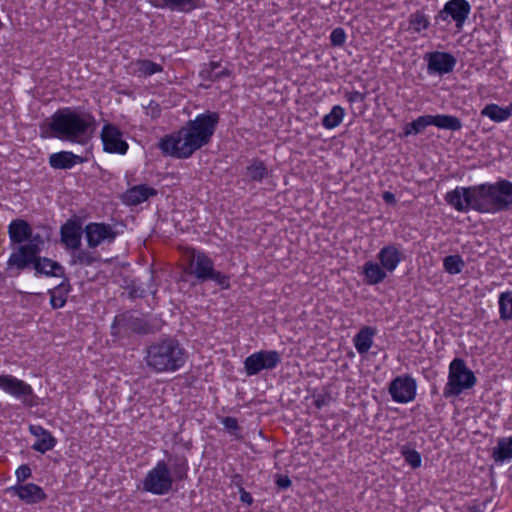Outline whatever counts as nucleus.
Masks as SVG:
<instances>
[{
	"label": "nucleus",
	"instance_id": "nucleus-18",
	"mask_svg": "<svg viewBox=\"0 0 512 512\" xmlns=\"http://www.w3.org/2000/svg\"><path fill=\"white\" fill-rule=\"evenodd\" d=\"M29 432L37 438L32 445V449L36 452L45 454L57 445V439L41 425H30Z\"/></svg>",
	"mask_w": 512,
	"mask_h": 512
},
{
	"label": "nucleus",
	"instance_id": "nucleus-32",
	"mask_svg": "<svg viewBox=\"0 0 512 512\" xmlns=\"http://www.w3.org/2000/svg\"><path fill=\"white\" fill-rule=\"evenodd\" d=\"M268 174V169L265 163L260 159L252 160V162L246 167V175L249 180L254 182H262L268 177Z\"/></svg>",
	"mask_w": 512,
	"mask_h": 512
},
{
	"label": "nucleus",
	"instance_id": "nucleus-49",
	"mask_svg": "<svg viewBox=\"0 0 512 512\" xmlns=\"http://www.w3.org/2000/svg\"><path fill=\"white\" fill-rule=\"evenodd\" d=\"M240 499L242 502L247 503L248 505H250L253 502V498H252L251 494L244 490L241 491Z\"/></svg>",
	"mask_w": 512,
	"mask_h": 512
},
{
	"label": "nucleus",
	"instance_id": "nucleus-10",
	"mask_svg": "<svg viewBox=\"0 0 512 512\" xmlns=\"http://www.w3.org/2000/svg\"><path fill=\"white\" fill-rule=\"evenodd\" d=\"M388 393L395 403H410L416 398L417 382L409 374L396 376L389 383Z\"/></svg>",
	"mask_w": 512,
	"mask_h": 512
},
{
	"label": "nucleus",
	"instance_id": "nucleus-19",
	"mask_svg": "<svg viewBox=\"0 0 512 512\" xmlns=\"http://www.w3.org/2000/svg\"><path fill=\"white\" fill-rule=\"evenodd\" d=\"M403 254L395 244L383 246L378 254L379 264L388 272L393 273L403 261Z\"/></svg>",
	"mask_w": 512,
	"mask_h": 512
},
{
	"label": "nucleus",
	"instance_id": "nucleus-50",
	"mask_svg": "<svg viewBox=\"0 0 512 512\" xmlns=\"http://www.w3.org/2000/svg\"><path fill=\"white\" fill-rule=\"evenodd\" d=\"M505 108L509 111V115L511 116L512 115V101Z\"/></svg>",
	"mask_w": 512,
	"mask_h": 512
},
{
	"label": "nucleus",
	"instance_id": "nucleus-15",
	"mask_svg": "<svg viewBox=\"0 0 512 512\" xmlns=\"http://www.w3.org/2000/svg\"><path fill=\"white\" fill-rule=\"evenodd\" d=\"M84 230L81 223L75 219H69L60 228L61 243L69 250H78Z\"/></svg>",
	"mask_w": 512,
	"mask_h": 512
},
{
	"label": "nucleus",
	"instance_id": "nucleus-35",
	"mask_svg": "<svg viewBox=\"0 0 512 512\" xmlns=\"http://www.w3.org/2000/svg\"><path fill=\"white\" fill-rule=\"evenodd\" d=\"M68 292L69 290L64 283L57 285L53 289H49L48 293L50 295L51 307L53 309L64 307L67 302Z\"/></svg>",
	"mask_w": 512,
	"mask_h": 512
},
{
	"label": "nucleus",
	"instance_id": "nucleus-1",
	"mask_svg": "<svg viewBox=\"0 0 512 512\" xmlns=\"http://www.w3.org/2000/svg\"><path fill=\"white\" fill-rule=\"evenodd\" d=\"M444 199L457 212L497 214L512 211V181L504 178L472 186H456Z\"/></svg>",
	"mask_w": 512,
	"mask_h": 512
},
{
	"label": "nucleus",
	"instance_id": "nucleus-38",
	"mask_svg": "<svg viewBox=\"0 0 512 512\" xmlns=\"http://www.w3.org/2000/svg\"><path fill=\"white\" fill-rule=\"evenodd\" d=\"M400 453L404 458V461L412 468L417 469L422 465V457L421 454L414 448L409 447L408 445H404Z\"/></svg>",
	"mask_w": 512,
	"mask_h": 512
},
{
	"label": "nucleus",
	"instance_id": "nucleus-17",
	"mask_svg": "<svg viewBox=\"0 0 512 512\" xmlns=\"http://www.w3.org/2000/svg\"><path fill=\"white\" fill-rule=\"evenodd\" d=\"M214 268V262L204 251H197L190 262L189 274L195 276L199 281H208V276Z\"/></svg>",
	"mask_w": 512,
	"mask_h": 512
},
{
	"label": "nucleus",
	"instance_id": "nucleus-8",
	"mask_svg": "<svg viewBox=\"0 0 512 512\" xmlns=\"http://www.w3.org/2000/svg\"><path fill=\"white\" fill-rule=\"evenodd\" d=\"M281 363V354L277 350L256 351L244 360V370L247 376H255L262 370H273Z\"/></svg>",
	"mask_w": 512,
	"mask_h": 512
},
{
	"label": "nucleus",
	"instance_id": "nucleus-26",
	"mask_svg": "<svg viewBox=\"0 0 512 512\" xmlns=\"http://www.w3.org/2000/svg\"><path fill=\"white\" fill-rule=\"evenodd\" d=\"M37 273L48 277H62L64 275L63 266L50 258L39 257L34 265Z\"/></svg>",
	"mask_w": 512,
	"mask_h": 512
},
{
	"label": "nucleus",
	"instance_id": "nucleus-47",
	"mask_svg": "<svg viewBox=\"0 0 512 512\" xmlns=\"http://www.w3.org/2000/svg\"><path fill=\"white\" fill-rule=\"evenodd\" d=\"M275 483L280 489H288L292 485V481L288 475H277Z\"/></svg>",
	"mask_w": 512,
	"mask_h": 512
},
{
	"label": "nucleus",
	"instance_id": "nucleus-23",
	"mask_svg": "<svg viewBox=\"0 0 512 512\" xmlns=\"http://www.w3.org/2000/svg\"><path fill=\"white\" fill-rule=\"evenodd\" d=\"M156 194L157 191L155 188L145 184H140L129 188L124 193L123 200L128 205H139Z\"/></svg>",
	"mask_w": 512,
	"mask_h": 512
},
{
	"label": "nucleus",
	"instance_id": "nucleus-25",
	"mask_svg": "<svg viewBox=\"0 0 512 512\" xmlns=\"http://www.w3.org/2000/svg\"><path fill=\"white\" fill-rule=\"evenodd\" d=\"M387 273L388 272L379 263L367 261L363 265L362 274L368 285L382 283L387 277Z\"/></svg>",
	"mask_w": 512,
	"mask_h": 512
},
{
	"label": "nucleus",
	"instance_id": "nucleus-42",
	"mask_svg": "<svg viewBox=\"0 0 512 512\" xmlns=\"http://www.w3.org/2000/svg\"><path fill=\"white\" fill-rule=\"evenodd\" d=\"M329 38L332 46L341 47L346 42L347 35L342 27H337L331 31Z\"/></svg>",
	"mask_w": 512,
	"mask_h": 512
},
{
	"label": "nucleus",
	"instance_id": "nucleus-45",
	"mask_svg": "<svg viewBox=\"0 0 512 512\" xmlns=\"http://www.w3.org/2000/svg\"><path fill=\"white\" fill-rule=\"evenodd\" d=\"M221 64L218 61H211L209 63V70L208 73L210 74L209 78H220L223 75H227V70H222L221 72H216L218 68H220Z\"/></svg>",
	"mask_w": 512,
	"mask_h": 512
},
{
	"label": "nucleus",
	"instance_id": "nucleus-31",
	"mask_svg": "<svg viewBox=\"0 0 512 512\" xmlns=\"http://www.w3.org/2000/svg\"><path fill=\"white\" fill-rule=\"evenodd\" d=\"M345 117V110L340 105H334L331 111L322 118V126L327 130L338 127Z\"/></svg>",
	"mask_w": 512,
	"mask_h": 512
},
{
	"label": "nucleus",
	"instance_id": "nucleus-20",
	"mask_svg": "<svg viewBox=\"0 0 512 512\" xmlns=\"http://www.w3.org/2000/svg\"><path fill=\"white\" fill-rule=\"evenodd\" d=\"M163 66L149 59L138 58L130 62L129 74L137 78H148L154 74L163 72Z\"/></svg>",
	"mask_w": 512,
	"mask_h": 512
},
{
	"label": "nucleus",
	"instance_id": "nucleus-44",
	"mask_svg": "<svg viewBox=\"0 0 512 512\" xmlns=\"http://www.w3.org/2000/svg\"><path fill=\"white\" fill-rule=\"evenodd\" d=\"M95 257L87 250H79L76 255V262L84 266H90L95 262Z\"/></svg>",
	"mask_w": 512,
	"mask_h": 512
},
{
	"label": "nucleus",
	"instance_id": "nucleus-30",
	"mask_svg": "<svg viewBox=\"0 0 512 512\" xmlns=\"http://www.w3.org/2000/svg\"><path fill=\"white\" fill-rule=\"evenodd\" d=\"M481 115L488 117L491 121L495 123L505 122L511 117L509 115V111L505 107H501L495 103L487 104L481 110Z\"/></svg>",
	"mask_w": 512,
	"mask_h": 512
},
{
	"label": "nucleus",
	"instance_id": "nucleus-9",
	"mask_svg": "<svg viewBox=\"0 0 512 512\" xmlns=\"http://www.w3.org/2000/svg\"><path fill=\"white\" fill-rule=\"evenodd\" d=\"M468 0H448L435 16L437 22H454L456 28L462 29L471 13Z\"/></svg>",
	"mask_w": 512,
	"mask_h": 512
},
{
	"label": "nucleus",
	"instance_id": "nucleus-6",
	"mask_svg": "<svg viewBox=\"0 0 512 512\" xmlns=\"http://www.w3.org/2000/svg\"><path fill=\"white\" fill-rule=\"evenodd\" d=\"M172 487L173 478L168 464L164 460H158L143 479V490L153 495L162 496L169 493Z\"/></svg>",
	"mask_w": 512,
	"mask_h": 512
},
{
	"label": "nucleus",
	"instance_id": "nucleus-13",
	"mask_svg": "<svg viewBox=\"0 0 512 512\" xmlns=\"http://www.w3.org/2000/svg\"><path fill=\"white\" fill-rule=\"evenodd\" d=\"M84 234L89 248H96L103 243H113L117 233L110 224L90 222L84 228Z\"/></svg>",
	"mask_w": 512,
	"mask_h": 512
},
{
	"label": "nucleus",
	"instance_id": "nucleus-40",
	"mask_svg": "<svg viewBox=\"0 0 512 512\" xmlns=\"http://www.w3.org/2000/svg\"><path fill=\"white\" fill-rule=\"evenodd\" d=\"M208 280L213 281L223 290L230 288V277L221 271L215 270V268H213L212 272L208 276Z\"/></svg>",
	"mask_w": 512,
	"mask_h": 512
},
{
	"label": "nucleus",
	"instance_id": "nucleus-33",
	"mask_svg": "<svg viewBox=\"0 0 512 512\" xmlns=\"http://www.w3.org/2000/svg\"><path fill=\"white\" fill-rule=\"evenodd\" d=\"M408 22L411 31L421 33L429 28L430 17L423 10H417L410 14Z\"/></svg>",
	"mask_w": 512,
	"mask_h": 512
},
{
	"label": "nucleus",
	"instance_id": "nucleus-48",
	"mask_svg": "<svg viewBox=\"0 0 512 512\" xmlns=\"http://www.w3.org/2000/svg\"><path fill=\"white\" fill-rule=\"evenodd\" d=\"M382 199L388 205H395L397 202L396 196L390 191H384L382 193Z\"/></svg>",
	"mask_w": 512,
	"mask_h": 512
},
{
	"label": "nucleus",
	"instance_id": "nucleus-2",
	"mask_svg": "<svg viewBox=\"0 0 512 512\" xmlns=\"http://www.w3.org/2000/svg\"><path fill=\"white\" fill-rule=\"evenodd\" d=\"M219 121L220 115L216 111L199 113L179 130L164 135L159 141V149L165 156L188 159L211 142Z\"/></svg>",
	"mask_w": 512,
	"mask_h": 512
},
{
	"label": "nucleus",
	"instance_id": "nucleus-21",
	"mask_svg": "<svg viewBox=\"0 0 512 512\" xmlns=\"http://www.w3.org/2000/svg\"><path fill=\"white\" fill-rule=\"evenodd\" d=\"M49 165L53 169L70 170L77 164H82L85 160L72 151H59L49 156Z\"/></svg>",
	"mask_w": 512,
	"mask_h": 512
},
{
	"label": "nucleus",
	"instance_id": "nucleus-7",
	"mask_svg": "<svg viewBox=\"0 0 512 512\" xmlns=\"http://www.w3.org/2000/svg\"><path fill=\"white\" fill-rule=\"evenodd\" d=\"M0 390L19 400L26 407L32 408L37 405V395L33 387L11 374H0Z\"/></svg>",
	"mask_w": 512,
	"mask_h": 512
},
{
	"label": "nucleus",
	"instance_id": "nucleus-41",
	"mask_svg": "<svg viewBox=\"0 0 512 512\" xmlns=\"http://www.w3.org/2000/svg\"><path fill=\"white\" fill-rule=\"evenodd\" d=\"M313 398V405L318 409L321 410L322 408L328 406L332 401V396L330 392L328 391H321L318 393H314L312 395Z\"/></svg>",
	"mask_w": 512,
	"mask_h": 512
},
{
	"label": "nucleus",
	"instance_id": "nucleus-36",
	"mask_svg": "<svg viewBox=\"0 0 512 512\" xmlns=\"http://www.w3.org/2000/svg\"><path fill=\"white\" fill-rule=\"evenodd\" d=\"M493 457L500 462L512 459V436L498 441L493 451Z\"/></svg>",
	"mask_w": 512,
	"mask_h": 512
},
{
	"label": "nucleus",
	"instance_id": "nucleus-16",
	"mask_svg": "<svg viewBox=\"0 0 512 512\" xmlns=\"http://www.w3.org/2000/svg\"><path fill=\"white\" fill-rule=\"evenodd\" d=\"M11 490L14 495L28 505L40 503L47 497L43 488L35 483L15 484Z\"/></svg>",
	"mask_w": 512,
	"mask_h": 512
},
{
	"label": "nucleus",
	"instance_id": "nucleus-22",
	"mask_svg": "<svg viewBox=\"0 0 512 512\" xmlns=\"http://www.w3.org/2000/svg\"><path fill=\"white\" fill-rule=\"evenodd\" d=\"M377 334L376 327L364 325L354 335L352 342L353 345L360 355H365L371 349L374 343V337Z\"/></svg>",
	"mask_w": 512,
	"mask_h": 512
},
{
	"label": "nucleus",
	"instance_id": "nucleus-12",
	"mask_svg": "<svg viewBox=\"0 0 512 512\" xmlns=\"http://www.w3.org/2000/svg\"><path fill=\"white\" fill-rule=\"evenodd\" d=\"M424 60L427 63V72L429 75H446L451 73L456 64V57L443 51H432L424 55Z\"/></svg>",
	"mask_w": 512,
	"mask_h": 512
},
{
	"label": "nucleus",
	"instance_id": "nucleus-34",
	"mask_svg": "<svg viewBox=\"0 0 512 512\" xmlns=\"http://www.w3.org/2000/svg\"><path fill=\"white\" fill-rule=\"evenodd\" d=\"M498 311L501 320H512V290H507L499 294Z\"/></svg>",
	"mask_w": 512,
	"mask_h": 512
},
{
	"label": "nucleus",
	"instance_id": "nucleus-37",
	"mask_svg": "<svg viewBox=\"0 0 512 512\" xmlns=\"http://www.w3.org/2000/svg\"><path fill=\"white\" fill-rule=\"evenodd\" d=\"M465 262L461 255H448L443 259V268L450 275H456L463 271Z\"/></svg>",
	"mask_w": 512,
	"mask_h": 512
},
{
	"label": "nucleus",
	"instance_id": "nucleus-28",
	"mask_svg": "<svg viewBox=\"0 0 512 512\" xmlns=\"http://www.w3.org/2000/svg\"><path fill=\"white\" fill-rule=\"evenodd\" d=\"M432 124L439 129L450 131H460L463 126L461 120L457 116L448 114L432 115Z\"/></svg>",
	"mask_w": 512,
	"mask_h": 512
},
{
	"label": "nucleus",
	"instance_id": "nucleus-46",
	"mask_svg": "<svg viewBox=\"0 0 512 512\" xmlns=\"http://www.w3.org/2000/svg\"><path fill=\"white\" fill-rule=\"evenodd\" d=\"M346 99L351 104L363 102L365 100V94L358 90H353L346 94Z\"/></svg>",
	"mask_w": 512,
	"mask_h": 512
},
{
	"label": "nucleus",
	"instance_id": "nucleus-24",
	"mask_svg": "<svg viewBox=\"0 0 512 512\" xmlns=\"http://www.w3.org/2000/svg\"><path fill=\"white\" fill-rule=\"evenodd\" d=\"M32 233L31 225L24 219H14L8 225V235L12 243L21 244L29 240Z\"/></svg>",
	"mask_w": 512,
	"mask_h": 512
},
{
	"label": "nucleus",
	"instance_id": "nucleus-4",
	"mask_svg": "<svg viewBox=\"0 0 512 512\" xmlns=\"http://www.w3.org/2000/svg\"><path fill=\"white\" fill-rule=\"evenodd\" d=\"M95 124V119L88 114L72 111L70 108L56 111L49 123V128L54 136L60 140H68L73 143H84L87 133Z\"/></svg>",
	"mask_w": 512,
	"mask_h": 512
},
{
	"label": "nucleus",
	"instance_id": "nucleus-39",
	"mask_svg": "<svg viewBox=\"0 0 512 512\" xmlns=\"http://www.w3.org/2000/svg\"><path fill=\"white\" fill-rule=\"evenodd\" d=\"M221 424L227 430V432L237 439L242 438L240 435V426L238 420L235 417L226 416L221 419Z\"/></svg>",
	"mask_w": 512,
	"mask_h": 512
},
{
	"label": "nucleus",
	"instance_id": "nucleus-43",
	"mask_svg": "<svg viewBox=\"0 0 512 512\" xmlns=\"http://www.w3.org/2000/svg\"><path fill=\"white\" fill-rule=\"evenodd\" d=\"M31 475V468L27 464H22L15 470V476L18 482L17 484H23V482L30 478Z\"/></svg>",
	"mask_w": 512,
	"mask_h": 512
},
{
	"label": "nucleus",
	"instance_id": "nucleus-11",
	"mask_svg": "<svg viewBox=\"0 0 512 512\" xmlns=\"http://www.w3.org/2000/svg\"><path fill=\"white\" fill-rule=\"evenodd\" d=\"M103 151L109 154L125 155L129 144L123 139V133L113 123H105L100 132Z\"/></svg>",
	"mask_w": 512,
	"mask_h": 512
},
{
	"label": "nucleus",
	"instance_id": "nucleus-3",
	"mask_svg": "<svg viewBox=\"0 0 512 512\" xmlns=\"http://www.w3.org/2000/svg\"><path fill=\"white\" fill-rule=\"evenodd\" d=\"M144 359L156 373H173L185 365L187 352L178 340L168 337L149 345Z\"/></svg>",
	"mask_w": 512,
	"mask_h": 512
},
{
	"label": "nucleus",
	"instance_id": "nucleus-29",
	"mask_svg": "<svg viewBox=\"0 0 512 512\" xmlns=\"http://www.w3.org/2000/svg\"><path fill=\"white\" fill-rule=\"evenodd\" d=\"M432 124V115H422L414 119L412 122L407 123L403 127V135L409 137L423 132L428 126Z\"/></svg>",
	"mask_w": 512,
	"mask_h": 512
},
{
	"label": "nucleus",
	"instance_id": "nucleus-27",
	"mask_svg": "<svg viewBox=\"0 0 512 512\" xmlns=\"http://www.w3.org/2000/svg\"><path fill=\"white\" fill-rule=\"evenodd\" d=\"M202 0H162V8L170 11L190 13L201 7Z\"/></svg>",
	"mask_w": 512,
	"mask_h": 512
},
{
	"label": "nucleus",
	"instance_id": "nucleus-14",
	"mask_svg": "<svg viewBox=\"0 0 512 512\" xmlns=\"http://www.w3.org/2000/svg\"><path fill=\"white\" fill-rule=\"evenodd\" d=\"M40 249L35 243L21 245L16 252H13L7 261L9 267H16L24 270L29 265H35Z\"/></svg>",
	"mask_w": 512,
	"mask_h": 512
},
{
	"label": "nucleus",
	"instance_id": "nucleus-5",
	"mask_svg": "<svg viewBox=\"0 0 512 512\" xmlns=\"http://www.w3.org/2000/svg\"><path fill=\"white\" fill-rule=\"evenodd\" d=\"M477 383L475 373L467 366L464 359L454 358L448 367L447 382L443 388L445 399L459 397L463 392L472 389Z\"/></svg>",
	"mask_w": 512,
	"mask_h": 512
}]
</instances>
